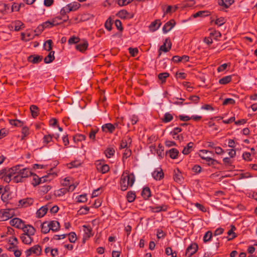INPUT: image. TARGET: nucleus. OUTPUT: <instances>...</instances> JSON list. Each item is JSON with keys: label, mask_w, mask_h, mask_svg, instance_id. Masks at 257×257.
Returning a JSON list of instances; mask_svg holds the SVG:
<instances>
[{"label": "nucleus", "mask_w": 257, "mask_h": 257, "mask_svg": "<svg viewBox=\"0 0 257 257\" xmlns=\"http://www.w3.org/2000/svg\"><path fill=\"white\" fill-rule=\"evenodd\" d=\"M9 123L12 125L17 127H21L23 125V122L18 119H9Z\"/></svg>", "instance_id": "38"}, {"label": "nucleus", "mask_w": 257, "mask_h": 257, "mask_svg": "<svg viewBox=\"0 0 257 257\" xmlns=\"http://www.w3.org/2000/svg\"><path fill=\"white\" fill-rule=\"evenodd\" d=\"M9 197V194L6 192V189H5L4 192L3 193L1 196V199L3 202H5L8 201Z\"/></svg>", "instance_id": "59"}, {"label": "nucleus", "mask_w": 257, "mask_h": 257, "mask_svg": "<svg viewBox=\"0 0 257 257\" xmlns=\"http://www.w3.org/2000/svg\"><path fill=\"white\" fill-rule=\"evenodd\" d=\"M20 238L24 244H30L33 241L32 236H28L26 234H22L20 235Z\"/></svg>", "instance_id": "22"}, {"label": "nucleus", "mask_w": 257, "mask_h": 257, "mask_svg": "<svg viewBox=\"0 0 257 257\" xmlns=\"http://www.w3.org/2000/svg\"><path fill=\"white\" fill-rule=\"evenodd\" d=\"M29 249L32 253L35 254L37 255L40 254L42 250L40 246L39 245H35L32 247H30Z\"/></svg>", "instance_id": "35"}, {"label": "nucleus", "mask_w": 257, "mask_h": 257, "mask_svg": "<svg viewBox=\"0 0 257 257\" xmlns=\"http://www.w3.org/2000/svg\"><path fill=\"white\" fill-rule=\"evenodd\" d=\"M234 3V0H219L218 4L225 8H228Z\"/></svg>", "instance_id": "32"}, {"label": "nucleus", "mask_w": 257, "mask_h": 257, "mask_svg": "<svg viewBox=\"0 0 257 257\" xmlns=\"http://www.w3.org/2000/svg\"><path fill=\"white\" fill-rule=\"evenodd\" d=\"M68 192V190L67 188H61L55 192V195L57 196H62L65 194H66Z\"/></svg>", "instance_id": "43"}, {"label": "nucleus", "mask_w": 257, "mask_h": 257, "mask_svg": "<svg viewBox=\"0 0 257 257\" xmlns=\"http://www.w3.org/2000/svg\"><path fill=\"white\" fill-rule=\"evenodd\" d=\"M141 195L144 199H148L151 195L150 189L148 187H144L142 190Z\"/></svg>", "instance_id": "27"}, {"label": "nucleus", "mask_w": 257, "mask_h": 257, "mask_svg": "<svg viewBox=\"0 0 257 257\" xmlns=\"http://www.w3.org/2000/svg\"><path fill=\"white\" fill-rule=\"evenodd\" d=\"M169 76V73L168 72H163L158 74V79L161 81V83H164L166 79Z\"/></svg>", "instance_id": "36"}, {"label": "nucleus", "mask_w": 257, "mask_h": 257, "mask_svg": "<svg viewBox=\"0 0 257 257\" xmlns=\"http://www.w3.org/2000/svg\"><path fill=\"white\" fill-rule=\"evenodd\" d=\"M182 131V128L179 127H176L174 128V130L170 132V135L172 136H175L178 134V133L181 132Z\"/></svg>", "instance_id": "60"}, {"label": "nucleus", "mask_w": 257, "mask_h": 257, "mask_svg": "<svg viewBox=\"0 0 257 257\" xmlns=\"http://www.w3.org/2000/svg\"><path fill=\"white\" fill-rule=\"evenodd\" d=\"M173 178L175 181L177 183H181L183 180V177L181 172L179 169H176L174 171Z\"/></svg>", "instance_id": "17"}, {"label": "nucleus", "mask_w": 257, "mask_h": 257, "mask_svg": "<svg viewBox=\"0 0 257 257\" xmlns=\"http://www.w3.org/2000/svg\"><path fill=\"white\" fill-rule=\"evenodd\" d=\"M24 178L19 174H17L14 177L13 180L15 183L22 182L24 181Z\"/></svg>", "instance_id": "53"}, {"label": "nucleus", "mask_w": 257, "mask_h": 257, "mask_svg": "<svg viewBox=\"0 0 257 257\" xmlns=\"http://www.w3.org/2000/svg\"><path fill=\"white\" fill-rule=\"evenodd\" d=\"M82 227L83 228V231L84 232V238H89L93 235L92 233V230L90 226L84 225L82 226Z\"/></svg>", "instance_id": "20"}, {"label": "nucleus", "mask_w": 257, "mask_h": 257, "mask_svg": "<svg viewBox=\"0 0 257 257\" xmlns=\"http://www.w3.org/2000/svg\"><path fill=\"white\" fill-rule=\"evenodd\" d=\"M231 80V76L230 75L222 77L219 80V83L221 84H226L230 82Z\"/></svg>", "instance_id": "39"}, {"label": "nucleus", "mask_w": 257, "mask_h": 257, "mask_svg": "<svg viewBox=\"0 0 257 257\" xmlns=\"http://www.w3.org/2000/svg\"><path fill=\"white\" fill-rule=\"evenodd\" d=\"M79 38L75 36L71 37L68 40V43L69 44H76L79 41Z\"/></svg>", "instance_id": "57"}, {"label": "nucleus", "mask_w": 257, "mask_h": 257, "mask_svg": "<svg viewBox=\"0 0 257 257\" xmlns=\"http://www.w3.org/2000/svg\"><path fill=\"white\" fill-rule=\"evenodd\" d=\"M161 24L160 20H156L152 22L149 26L150 31L152 32L157 31L161 26Z\"/></svg>", "instance_id": "15"}, {"label": "nucleus", "mask_w": 257, "mask_h": 257, "mask_svg": "<svg viewBox=\"0 0 257 257\" xmlns=\"http://www.w3.org/2000/svg\"><path fill=\"white\" fill-rule=\"evenodd\" d=\"M235 100L232 98H226L223 101L222 104L223 105H226L227 104L233 105L235 104Z\"/></svg>", "instance_id": "58"}, {"label": "nucleus", "mask_w": 257, "mask_h": 257, "mask_svg": "<svg viewBox=\"0 0 257 257\" xmlns=\"http://www.w3.org/2000/svg\"><path fill=\"white\" fill-rule=\"evenodd\" d=\"M53 135H45L43 137V143L47 144L52 141Z\"/></svg>", "instance_id": "50"}, {"label": "nucleus", "mask_w": 257, "mask_h": 257, "mask_svg": "<svg viewBox=\"0 0 257 257\" xmlns=\"http://www.w3.org/2000/svg\"><path fill=\"white\" fill-rule=\"evenodd\" d=\"M48 207L47 205L43 206L41 207L37 211L36 213L37 216L38 218H41L43 217L47 213L48 211Z\"/></svg>", "instance_id": "25"}, {"label": "nucleus", "mask_w": 257, "mask_h": 257, "mask_svg": "<svg viewBox=\"0 0 257 257\" xmlns=\"http://www.w3.org/2000/svg\"><path fill=\"white\" fill-rule=\"evenodd\" d=\"M89 208L87 206L82 207L78 211L77 213L79 215H84L88 213Z\"/></svg>", "instance_id": "47"}, {"label": "nucleus", "mask_w": 257, "mask_h": 257, "mask_svg": "<svg viewBox=\"0 0 257 257\" xmlns=\"http://www.w3.org/2000/svg\"><path fill=\"white\" fill-rule=\"evenodd\" d=\"M14 215L13 210L11 209H1L0 210V221L7 220Z\"/></svg>", "instance_id": "5"}, {"label": "nucleus", "mask_w": 257, "mask_h": 257, "mask_svg": "<svg viewBox=\"0 0 257 257\" xmlns=\"http://www.w3.org/2000/svg\"><path fill=\"white\" fill-rule=\"evenodd\" d=\"M95 165L97 171L102 174H105L109 170V166L104 164L102 160H97L95 163Z\"/></svg>", "instance_id": "4"}, {"label": "nucleus", "mask_w": 257, "mask_h": 257, "mask_svg": "<svg viewBox=\"0 0 257 257\" xmlns=\"http://www.w3.org/2000/svg\"><path fill=\"white\" fill-rule=\"evenodd\" d=\"M115 130V126L110 123L104 124L102 126V130L104 132L112 133Z\"/></svg>", "instance_id": "21"}, {"label": "nucleus", "mask_w": 257, "mask_h": 257, "mask_svg": "<svg viewBox=\"0 0 257 257\" xmlns=\"http://www.w3.org/2000/svg\"><path fill=\"white\" fill-rule=\"evenodd\" d=\"M70 12L71 11L69 10V7L67 5L65 7H64L61 9V10H60V15H61V16H64L66 15V14L67 13H68Z\"/></svg>", "instance_id": "54"}, {"label": "nucleus", "mask_w": 257, "mask_h": 257, "mask_svg": "<svg viewBox=\"0 0 257 257\" xmlns=\"http://www.w3.org/2000/svg\"><path fill=\"white\" fill-rule=\"evenodd\" d=\"M179 154V151L175 148H172L166 152V155L169 156L171 159H175Z\"/></svg>", "instance_id": "19"}, {"label": "nucleus", "mask_w": 257, "mask_h": 257, "mask_svg": "<svg viewBox=\"0 0 257 257\" xmlns=\"http://www.w3.org/2000/svg\"><path fill=\"white\" fill-rule=\"evenodd\" d=\"M104 153L106 157L108 158H110L111 156H112L114 155L115 153V150L112 148H108L105 150Z\"/></svg>", "instance_id": "41"}, {"label": "nucleus", "mask_w": 257, "mask_h": 257, "mask_svg": "<svg viewBox=\"0 0 257 257\" xmlns=\"http://www.w3.org/2000/svg\"><path fill=\"white\" fill-rule=\"evenodd\" d=\"M85 136L82 134H77L73 137V140L75 142H80L85 140Z\"/></svg>", "instance_id": "46"}, {"label": "nucleus", "mask_w": 257, "mask_h": 257, "mask_svg": "<svg viewBox=\"0 0 257 257\" xmlns=\"http://www.w3.org/2000/svg\"><path fill=\"white\" fill-rule=\"evenodd\" d=\"M212 237V233L211 231H208L203 236V241L204 242L211 240Z\"/></svg>", "instance_id": "45"}, {"label": "nucleus", "mask_w": 257, "mask_h": 257, "mask_svg": "<svg viewBox=\"0 0 257 257\" xmlns=\"http://www.w3.org/2000/svg\"><path fill=\"white\" fill-rule=\"evenodd\" d=\"M126 198L128 202H133L136 198L135 193L132 191L127 192L126 195Z\"/></svg>", "instance_id": "44"}, {"label": "nucleus", "mask_w": 257, "mask_h": 257, "mask_svg": "<svg viewBox=\"0 0 257 257\" xmlns=\"http://www.w3.org/2000/svg\"><path fill=\"white\" fill-rule=\"evenodd\" d=\"M225 23V20L223 17L217 18L215 22V24L219 26H221Z\"/></svg>", "instance_id": "55"}, {"label": "nucleus", "mask_w": 257, "mask_h": 257, "mask_svg": "<svg viewBox=\"0 0 257 257\" xmlns=\"http://www.w3.org/2000/svg\"><path fill=\"white\" fill-rule=\"evenodd\" d=\"M13 24H14L15 31H19L22 28H24V24L20 21H16Z\"/></svg>", "instance_id": "37"}, {"label": "nucleus", "mask_w": 257, "mask_h": 257, "mask_svg": "<svg viewBox=\"0 0 257 257\" xmlns=\"http://www.w3.org/2000/svg\"><path fill=\"white\" fill-rule=\"evenodd\" d=\"M44 30V26L42 24L39 25L37 28L35 30L36 36H39Z\"/></svg>", "instance_id": "52"}, {"label": "nucleus", "mask_w": 257, "mask_h": 257, "mask_svg": "<svg viewBox=\"0 0 257 257\" xmlns=\"http://www.w3.org/2000/svg\"><path fill=\"white\" fill-rule=\"evenodd\" d=\"M176 23L174 19H171L167 22L163 27V32L164 33H167L169 32L175 25Z\"/></svg>", "instance_id": "10"}, {"label": "nucleus", "mask_w": 257, "mask_h": 257, "mask_svg": "<svg viewBox=\"0 0 257 257\" xmlns=\"http://www.w3.org/2000/svg\"><path fill=\"white\" fill-rule=\"evenodd\" d=\"M87 201V197L86 194L80 195L78 196L77 199L78 202H85Z\"/></svg>", "instance_id": "64"}, {"label": "nucleus", "mask_w": 257, "mask_h": 257, "mask_svg": "<svg viewBox=\"0 0 257 257\" xmlns=\"http://www.w3.org/2000/svg\"><path fill=\"white\" fill-rule=\"evenodd\" d=\"M69 7V10L71 12L77 10L80 7V4L78 2H73L67 5Z\"/></svg>", "instance_id": "33"}, {"label": "nucleus", "mask_w": 257, "mask_h": 257, "mask_svg": "<svg viewBox=\"0 0 257 257\" xmlns=\"http://www.w3.org/2000/svg\"><path fill=\"white\" fill-rule=\"evenodd\" d=\"M54 51H51L50 52L49 54L44 58V62L46 64H48L53 62L55 59L54 57Z\"/></svg>", "instance_id": "30"}, {"label": "nucleus", "mask_w": 257, "mask_h": 257, "mask_svg": "<svg viewBox=\"0 0 257 257\" xmlns=\"http://www.w3.org/2000/svg\"><path fill=\"white\" fill-rule=\"evenodd\" d=\"M171 45L172 44L170 39L169 38L166 39L163 45L161 46L159 48V56H160L161 54V51H164V52H168L171 48Z\"/></svg>", "instance_id": "8"}, {"label": "nucleus", "mask_w": 257, "mask_h": 257, "mask_svg": "<svg viewBox=\"0 0 257 257\" xmlns=\"http://www.w3.org/2000/svg\"><path fill=\"white\" fill-rule=\"evenodd\" d=\"M152 176L156 180H160L164 178V173L161 168H158L152 173Z\"/></svg>", "instance_id": "14"}, {"label": "nucleus", "mask_w": 257, "mask_h": 257, "mask_svg": "<svg viewBox=\"0 0 257 257\" xmlns=\"http://www.w3.org/2000/svg\"><path fill=\"white\" fill-rule=\"evenodd\" d=\"M209 14V12L208 11H198L197 12V13H196L195 14H194L193 15V17L194 18H197V17H205V16H208Z\"/></svg>", "instance_id": "40"}, {"label": "nucleus", "mask_w": 257, "mask_h": 257, "mask_svg": "<svg viewBox=\"0 0 257 257\" xmlns=\"http://www.w3.org/2000/svg\"><path fill=\"white\" fill-rule=\"evenodd\" d=\"M208 153L213 154V153L212 151H209L206 150H201L200 151L199 154V157L203 160H205L207 162L208 166H214L216 164H218L219 162L216 160H215L211 157L207 156H204V154H207Z\"/></svg>", "instance_id": "3"}, {"label": "nucleus", "mask_w": 257, "mask_h": 257, "mask_svg": "<svg viewBox=\"0 0 257 257\" xmlns=\"http://www.w3.org/2000/svg\"><path fill=\"white\" fill-rule=\"evenodd\" d=\"M112 22L110 18H109L105 23V27L108 31H110L112 29Z\"/></svg>", "instance_id": "48"}, {"label": "nucleus", "mask_w": 257, "mask_h": 257, "mask_svg": "<svg viewBox=\"0 0 257 257\" xmlns=\"http://www.w3.org/2000/svg\"><path fill=\"white\" fill-rule=\"evenodd\" d=\"M135 181V177L133 174H129L123 172L120 180V187L122 191L127 190L128 186L132 187Z\"/></svg>", "instance_id": "2"}, {"label": "nucleus", "mask_w": 257, "mask_h": 257, "mask_svg": "<svg viewBox=\"0 0 257 257\" xmlns=\"http://www.w3.org/2000/svg\"><path fill=\"white\" fill-rule=\"evenodd\" d=\"M193 146L194 143L193 142H189L187 145V146L184 148L182 153L184 155L189 154L193 150Z\"/></svg>", "instance_id": "29"}, {"label": "nucleus", "mask_w": 257, "mask_h": 257, "mask_svg": "<svg viewBox=\"0 0 257 257\" xmlns=\"http://www.w3.org/2000/svg\"><path fill=\"white\" fill-rule=\"evenodd\" d=\"M150 210L153 212L158 213L162 211H166L167 207L165 205L158 206H151L150 207Z\"/></svg>", "instance_id": "28"}, {"label": "nucleus", "mask_w": 257, "mask_h": 257, "mask_svg": "<svg viewBox=\"0 0 257 257\" xmlns=\"http://www.w3.org/2000/svg\"><path fill=\"white\" fill-rule=\"evenodd\" d=\"M189 57L187 55H183L182 56H174L172 58V60L175 63H178L180 62H186L189 61Z\"/></svg>", "instance_id": "18"}, {"label": "nucleus", "mask_w": 257, "mask_h": 257, "mask_svg": "<svg viewBox=\"0 0 257 257\" xmlns=\"http://www.w3.org/2000/svg\"><path fill=\"white\" fill-rule=\"evenodd\" d=\"M235 227L233 225H231V228L230 230L227 232V234L228 236L231 235V237H229L228 238V240H231L234 238L236 237L235 233L233 232L234 230H235Z\"/></svg>", "instance_id": "42"}, {"label": "nucleus", "mask_w": 257, "mask_h": 257, "mask_svg": "<svg viewBox=\"0 0 257 257\" xmlns=\"http://www.w3.org/2000/svg\"><path fill=\"white\" fill-rule=\"evenodd\" d=\"M50 223V230H51L53 232H57L60 229V224L59 222L56 220H52L49 221Z\"/></svg>", "instance_id": "23"}, {"label": "nucleus", "mask_w": 257, "mask_h": 257, "mask_svg": "<svg viewBox=\"0 0 257 257\" xmlns=\"http://www.w3.org/2000/svg\"><path fill=\"white\" fill-rule=\"evenodd\" d=\"M198 245L196 243H192L189 245L186 250V255L188 257H191L198 250Z\"/></svg>", "instance_id": "6"}, {"label": "nucleus", "mask_w": 257, "mask_h": 257, "mask_svg": "<svg viewBox=\"0 0 257 257\" xmlns=\"http://www.w3.org/2000/svg\"><path fill=\"white\" fill-rule=\"evenodd\" d=\"M10 224L19 229H22L24 226V222L19 218H14L10 220Z\"/></svg>", "instance_id": "7"}, {"label": "nucleus", "mask_w": 257, "mask_h": 257, "mask_svg": "<svg viewBox=\"0 0 257 257\" xmlns=\"http://www.w3.org/2000/svg\"><path fill=\"white\" fill-rule=\"evenodd\" d=\"M88 44L86 41H83L82 42L75 46L76 49L80 52H83L88 47Z\"/></svg>", "instance_id": "24"}, {"label": "nucleus", "mask_w": 257, "mask_h": 257, "mask_svg": "<svg viewBox=\"0 0 257 257\" xmlns=\"http://www.w3.org/2000/svg\"><path fill=\"white\" fill-rule=\"evenodd\" d=\"M41 232L44 234L48 233L50 230L49 221H45L41 224Z\"/></svg>", "instance_id": "26"}, {"label": "nucleus", "mask_w": 257, "mask_h": 257, "mask_svg": "<svg viewBox=\"0 0 257 257\" xmlns=\"http://www.w3.org/2000/svg\"><path fill=\"white\" fill-rule=\"evenodd\" d=\"M133 0H118V4L120 6H126Z\"/></svg>", "instance_id": "63"}, {"label": "nucleus", "mask_w": 257, "mask_h": 257, "mask_svg": "<svg viewBox=\"0 0 257 257\" xmlns=\"http://www.w3.org/2000/svg\"><path fill=\"white\" fill-rule=\"evenodd\" d=\"M24 232L23 234H26L28 236H32L36 232V229L31 225H25L22 229Z\"/></svg>", "instance_id": "9"}, {"label": "nucleus", "mask_w": 257, "mask_h": 257, "mask_svg": "<svg viewBox=\"0 0 257 257\" xmlns=\"http://www.w3.org/2000/svg\"><path fill=\"white\" fill-rule=\"evenodd\" d=\"M34 200L31 198H27L20 200L19 201V206L27 207L33 204Z\"/></svg>", "instance_id": "12"}, {"label": "nucleus", "mask_w": 257, "mask_h": 257, "mask_svg": "<svg viewBox=\"0 0 257 257\" xmlns=\"http://www.w3.org/2000/svg\"><path fill=\"white\" fill-rule=\"evenodd\" d=\"M69 236V240L70 242L74 243L76 240V234L74 232H71L69 233L68 234Z\"/></svg>", "instance_id": "49"}, {"label": "nucleus", "mask_w": 257, "mask_h": 257, "mask_svg": "<svg viewBox=\"0 0 257 257\" xmlns=\"http://www.w3.org/2000/svg\"><path fill=\"white\" fill-rule=\"evenodd\" d=\"M114 24H115V26H116V27L117 28V29L118 30H119L120 31H122L123 28L122 27V23L119 20H116L115 21Z\"/></svg>", "instance_id": "61"}, {"label": "nucleus", "mask_w": 257, "mask_h": 257, "mask_svg": "<svg viewBox=\"0 0 257 257\" xmlns=\"http://www.w3.org/2000/svg\"><path fill=\"white\" fill-rule=\"evenodd\" d=\"M43 59L42 56L38 55H32L28 57V61L33 64H38Z\"/></svg>", "instance_id": "13"}, {"label": "nucleus", "mask_w": 257, "mask_h": 257, "mask_svg": "<svg viewBox=\"0 0 257 257\" xmlns=\"http://www.w3.org/2000/svg\"><path fill=\"white\" fill-rule=\"evenodd\" d=\"M42 179H43V178H40L36 175H35V174L34 175L33 180L35 181V183H32L33 185L34 186H36L39 185V184H40L42 182Z\"/></svg>", "instance_id": "51"}, {"label": "nucleus", "mask_w": 257, "mask_h": 257, "mask_svg": "<svg viewBox=\"0 0 257 257\" xmlns=\"http://www.w3.org/2000/svg\"><path fill=\"white\" fill-rule=\"evenodd\" d=\"M19 174L24 178H27L29 176L33 175L30 169L29 168H23L22 169H19Z\"/></svg>", "instance_id": "16"}, {"label": "nucleus", "mask_w": 257, "mask_h": 257, "mask_svg": "<svg viewBox=\"0 0 257 257\" xmlns=\"http://www.w3.org/2000/svg\"><path fill=\"white\" fill-rule=\"evenodd\" d=\"M173 119V115L169 112H166L165 113L164 117L161 118V120L164 123H168L172 120Z\"/></svg>", "instance_id": "31"}, {"label": "nucleus", "mask_w": 257, "mask_h": 257, "mask_svg": "<svg viewBox=\"0 0 257 257\" xmlns=\"http://www.w3.org/2000/svg\"><path fill=\"white\" fill-rule=\"evenodd\" d=\"M98 131L97 129H92L89 133V137L90 139L95 140V135Z\"/></svg>", "instance_id": "62"}, {"label": "nucleus", "mask_w": 257, "mask_h": 257, "mask_svg": "<svg viewBox=\"0 0 257 257\" xmlns=\"http://www.w3.org/2000/svg\"><path fill=\"white\" fill-rule=\"evenodd\" d=\"M20 166L16 165L10 168H4L0 171V178L7 183L12 180L11 177L15 174H18Z\"/></svg>", "instance_id": "1"}, {"label": "nucleus", "mask_w": 257, "mask_h": 257, "mask_svg": "<svg viewBox=\"0 0 257 257\" xmlns=\"http://www.w3.org/2000/svg\"><path fill=\"white\" fill-rule=\"evenodd\" d=\"M128 51H129L130 54L133 57L136 56L139 52L138 49L137 48H133L130 47L128 48Z\"/></svg>", "instance_id": "56"}, {"label": "nucleus", "mask_w": 257, "mask_h": 257, "mask_svg": "<svg viewBox=\"0 0 257 257\" xmlns=\"http://www.w3.org/2000/svg\"><path fill=\"white\" fill-rule=\"evenodd\" d=\"M61 18L59 17H56L54 19H53L52 22L46 21L43 24H42V26H44V28H51L53 26L58 25L61 24V22H57V19H61Z\"/></svg>", "instance_id": "11"}, {"label": "nucleus", "mask_w": 257, "mask_h": 257, "mask_svg": "<svg viewBox=\"0 0 257 257\" xmlns=\"http://www.w3.org/2000/svg\"><path fill=\"white\" fill-rule=\"evenodd\" d=\"M31 114L34 118L37 117L39 114V108L35 105H32L30 107Z\"/></svg>", "instance_id": "34"}]
</instances>
